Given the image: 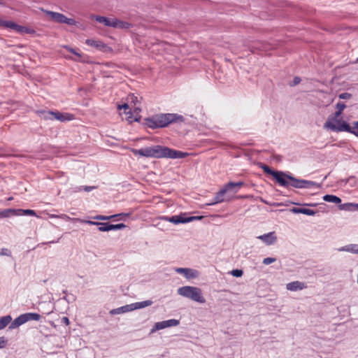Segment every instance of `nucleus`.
Returning <instances> with one entry per match:
<instances>
[{
  "mask_svg": "<svg viewBox=\"0 0 358 358\" xmlns=\"http://www.w3.org/2000/svg\"><path fill=\"white\" fill-rule=\"evenodd\" d=\"M134 155H140L145 157L155 158H170L182 159L187 157L189 154L179 150H176L168 147L162 145H155L152 147L143 148L139 150L132 148L131 150Z\"/></svg>",
  "mask_w": 358,
  "mask_h": 358,
  "instance_id": "nucleus-1",
  "label": "nucleus"
},
{
  "mask_svg": "<svg viewBox=\"0 0 358 358\" xmlns=\"http://www.w3.org/2000/svg\"><path fill=\"white\" fill-rule=\"evenodd\" d=\"M184 120L182 115L176 113L157 114L145 120V124L150 129L162 128L171 123L182 122Z\"/></svg>",
  "mask_w": 358,
  "mask_h": 358,
  "instance_id": "nucleus-2",
  "label": "nucleus"
},
{
  "mask_svg": "<svg viewBox=\"0 0 358 358\" xmlns=\"http://www.w3.org/2000/svg\"><path fill=\"white\" fill-rule=\"evenodd\" d=\"M283 177L286 182V185H281L283 187L289 188L290 187L296 189H312L319 187L317 182L311 180L299 179L294 177L292 174L284 172Z\"/></svg>",
  "mask_w": 358,
  "mask_h": 358,
  "instance_id": "nucleus-3",
  "label": "nucleus"
},
{
  "mask_svg": "<svg viewBox=\"0 0 358 358\" xmlns=\"http://www.w3.org/2000/svg\"><path fill=\"white\" fill-rule=\"evenodd\" d=\"M178 294L200 303H204L206 300L202 295L200 288L192 286H183L178 289Z\"/></svg>",
  "mask_w": 358,
  "mask_h": 358,
  "instance_id": "nucleus-4",
  "label": "nucleus"
},
{
  "mask_svg": "<svg viewBox=\"0 0 358 358\" xmlns=\"http://www.w3.org/2000/svg\"><path fill=\"white\" fill-rule=\"evenodd\" d=\"M331 117H328L327 122L324 123V127L336 132L348 131L350 129V126L346 122L342 120L340 117L331 120Z\"/></svg>",
  "mask_w": 358,
  "mask_h": 358,
  "instance_id": "nucleus-5",
  "label": "nucleus"
},
{
  "mask_svg": "<svg viewBox=\"0 0 358 358\" xmlns=\"http://www.w3.org/2000/svg\"><path fill=\"white\" fill-rule=\"evenodd\" d=\"M41 315L36 313H27L19 315L10 324L9 329H14L30 320L38 321Z\"/></svg>",
  "mask_w": 358,
  "mask_h": 358,
  "instance_id": "nucleus-6",
  "label": "nucleus"
},
{
  "mask_svg": "<svg viewBox=\"0 0 358 358\" xmlns=\"http://www.w3.org/2000/svg\"><path fill=\"white\" fill-rule=\"evenodd\" d=\"M180 324V321L176 319H170L162 322H156L152 328L150 329V334H152L157 331L162 330L166 328L176 327Z\"/></svg>",
  "mask_w": 358,
  "mask_h": 358,
  "instance_id": "nucleus-7",
  "label": "nucleus"
},
{
  "mask_svg": "<svg viewBox=\"0 0 358 358\" xmlns=\"http://www.w3.org/2000/svg\"><path fill=\"white\" fill-rule=\"evenodd\" d=\"M260 167L266 173L272 176L280 185H286L287 183L284 178L285 177H283L284 172L273 171L268 166L265 164H262Z\"/></svg>",
  "mask_w": 358,
  "mask_h": 358,
  "instance_id": "nucleus-8",
  "label": "nucleus"
},
{
  "mask_svg": "<svg viewBox=\"0 0 358 358\" xmlns=\"http://www.w3.org/2000/svg\"><path fill=\"white\" fill-rule=\"evenodd\" d=\"M6 26L7 28L12 29L20 34L26 33V34H33L35 33L34 29L27 27L18 25L17 24L13 22L12 21H8V22L6 23Z\"/></svg>",
  "mask_w": 358,
  "mask_h": 358,
  "instance_id": "nucleus-9",
  "label": "nucleus"
},
{
  "mask_svg": "<svg viewBox=\"0 0 358 358\" xmlns=\"http://www.w3.org/2000/svg\"><path fill=\"white\" fill-rule=\"evenodd\" d=\"M243 185L244 182L242 181L237 182H229L222 187V189L224 191L227 195L228 194L229 196L230 192H232L234 194L237 193L239 189Z\"/></svg>",
  "mask_w": 358,
  "mask_h": 358,
  "instance_id": "nucleus-10",
  "label": "nucleus"
},
{
  "mask_svg": "<svg viewBox=\"0 0 358 358\" xmlns=\"http://www.w3.org/2000/svg\"><path fill=\"white\" fill-rule=\"evenodd\" d=\"M85 43L90 46L96 48L98 50H101L104 52L110 50V48L106 44L103 43L101 41L99 40H94L89 38L85 41Z\"/></svg>",
  "mask_w": 358,
  "mask_h": 358,
  "instance_id": "nucleus-11",
  "label": "nucleus"
},
{
  "mask_svg": "<svg viewBox=\"0 0 358 358\" xmlns=\"http://www.w3.org/2000/svg\"><path fill=\"white\" fill-rule=\"evenodd\" d=\"M232 196H229V195H226V193L222 189V188L216 194L215 196L214 197L213 200L206 203L207 206H213L215 205L220 203H222L224 201H229L231 200Z\"/></svg>",
  "mask_w": 358,
  "mask_h": 358,
  "instance_id": "nucleus-12",
  "label": "nucleus"
},
{
  "mask_svg": "<svg viewBox=\"0 0 358 358\" xmlns=\"http://www.w3.org/2000/svg\"><path fill=\"white\" fill-rule=\"evenodd\" d=\"M175 271L183 275L187 279L196 278L199 275L197 271L189 268H176Z\"/></svg>",
  "mask_w": 358,
  "mask_h": 358,
  "instance_id": "nucleus-13",
  "label": "nucleus"
},
{
  "mask_svg": "<svg viewBox=\"0 0 358 358\" xmlns=\"http://www.w3.org/2000/svg\"><path fill=\"white\" fill-rule=\"evenodd\" d=\"M257 238L263 241L266 245H271L277 241V236L275 231H271L257 236Z\"/></svg>",
  "mask_w": 358,
  "mask_h": 358,
  "instance_id": "nucleus-14",
  "label": "nucleus"
},
{
  "mask_svg": "<svg viewBox=\"0 0 358 358\" xmlns=\"http://www.w3.org/2000/svg\"><path fill=\"white\" fill-rule=\"evenodd\" d=\"M307 285L305 282L301 281H293L286 285V289L291 292H296L306 289Z\"/></svg>",
  "mask_w": 358,
  "mask_h": 358,
  "instance_id": "nucleus-15",
  "label": "nucleus"
},
{
  "mask_svg": "<svg viewBox=\"0 0 358 358\" xmlns=\"http://www.w3.org/2000/svg\"><path fill=\"white\" fill-rule=\"evenodd\" d=\"M92 17L94 18L96 22L102 23L107 27H113L116 26L115 18H108L99 15H93Z\"/></svg>",
  "mask_w": 358,
  "mask_h": 358,
  "instance_id": "nucleus-16",
  "label": "nucleus"
},
{
  "mask_svg": "<svg viewBox=\"0 0 358 358\" xmlns=\"http://www.w3.org/2000/svg\"><path fill=\"white\" fill-rule=\"evenodd\" d=\"M45 14L49 16L52 20L59 23H64L65 15L53 11L45 10Z\"/></svg>",
  "mask_w": 358,
  "mask_h": 358,
  "instance_id": "nucleus-17",
  "label": "nucleus"
},
{
  "mask_svg": "<svg viewBox=\"0 0 358 358\" xmlns=\"http://www.w3.org/2000/svg\"><path fill=\"white\" fill-rule=\"evenodd\" d=\"M73 118H74V115L71 113H62L57 112V111L55 112L54 120H57L60 122H66V121L72 120H73Z\"/></svg>",
  "mask_w": 358,
  "mask_h": 358,
  "instance_id": "nucleus-18",
  "label": "nucleus"
},
{
  "mask_svg": "<svg viewBox=\"0 0 358 358\" xmlns=\"http://www.w3.org/2000/svg\"><path fill=\"white\" fill-rule=\"evenodd\" d=\"M133 311L132 306L131 304H127L117 308L112 309L110 311V315H118V314H122L128 312Z\"/></svg>",
  "mask_w": 358,
  "mask_h": 358,
  "instance_id": "nucleus-19",
  "label": "nucleus"
},
{
  "mask_svg": "<svg viewBox=\"0 0 358 358\" xmlns=\"http://www.w3.org/2000/svg\"><path fill=\"white\" fill-rule=\"evenodd\" d=\"M169 222L174 224H185L186 223V214H180L170 217Z\"/></svg>",
  "mask_w": 358,
  "mask_h": 358,
  "instance_id": "nucleus-20",
  "label": "nucleus"
},
{
  "mask_svg": "<svg viewBox=\"0 0 358 358\" xmlns=\"http://www.w3.org/2000/svg\"><path fill=\"white\" fill-rule=\"evenodd\" d=\"M153 303V301L152 300H146L140 302H136L131 303L132 309L133 310H137V309H141L144 308L145 307L150 306Z\"/></svg>",
  "mask_w": 358,
  "mask_h": 358,
  "instance_id": "nucleus-21",
  "label": "nucleus"
},
{
  "mask_svg": "<svg viewBox=\"0 0 358 358\" xmlns=\"http://www.w3.org/2000/svg\"><path fill=\"white\" fill-rule=\"evenodd\" d=\"M16 216V209H0V219Z\"/></svg>",
  "mask_w": 358,
  "mask_h": 358,
  "instance_id": "nucleus-22",
  "label": "nucleus"
},
{
  "mask_svg": "<svg viewBox=\"0 0 358 358\" xmlns=\"http://www.w3.org/2000/svg\"><path fill=\"white\" fill-rule=\"evenodd\" d=\"M338 251H345L353 254H358V244H350L345 245L339 248Z\"/></svg>",
  "mask_w": 358,
  "mask_h": 358,
  "instance_id": "nucleus-23",
  "label": "nucleus"
},
{
  "mask_svg": "<svg viewBox=\"0 0 358 358\" xmlns=\"http://www.w3.org/2000/svg\"><path fill=\"white\" fill-rule=\"evenodd\" d=\"M323 200L327 202L334 203L336 204H338L341 202V199L339 197L331 194L324 195L323 196Z\"/></svg>",
  "mask_w": 358,
  "mask_h": 358,
  "instance_id": "nucleus-24",
  "label": "nucleus"
},
{
  "mask_svg": "<svg viewBox=\"0 0 358 358\" xmlns=\"http://www.w3.org/2000/svg\"><path fill=\"white\" fill-rule=\"evenodd\" d=\"M12 321V317L10 315L1 317L0 318V330L3 329L7 327Z\"/></svg>",
  "mask_w": 358,
  "mask_h": 358,
  "instance_id": "nucleus-25",
  "label": "nucleus"
},
{
  "mask_svg": "<svg viewBox=\"0 0 358 358\" xmlns=\"http://www.w3.org/2000/svg\"><path fill=\"white\" fill-rule=\"evenodd\" d=\"M31 215L37 216L34 210L30 209H16V216Z\"/></svg>",
  "mask_w": 358,
  "mask_h": 358,
  "instance_id": "nucleus-26",
  "label": "nucleus"
},
{
  "mask_svg": "<svg viewBox=\"0 0 358 358\" xmlns=\"http://www.w3.org/2000/svg\"><path fill=\"white\" fill-rule=\"evenodd\" d=\"M40 117H41L44 120H54L55 116V112L54 111H45V110H41L38 112Z\"/></svg>",
  "mask_w": 358,
  "mask_h": 358,
  "instance_id": "nucleus-27",
  "label": "nucleus"
},
{
  "mask_svg": "<svg viewBox=\"0 0 358 358\" xmlns=\"http://www.w3.org/2000/svg\"><path fill=\"white\" fill-rule=\"evenodd\" d=\"M115 21L116 23V26L113 27V28H121V29H127L130 27V24L126 22H123L115 18Z\"/></svg>",
  "mask_w": 358,
  "mask_h": 358,
  "instance_id": "nucleus-28",
  "label": "nucleus"
},
{
  "mask_svg": "<svg viewBox=\"0 0 358 358\" xmlns=\"http://www.w3.org/2000/svg\"><path fill=\"white\" fill-rule=\"evenodd\" d=\"M344 209L348 210H358V203H348L343 205Z\"/></svg>",
  "mask_w": 358,
  "mask_h": 358,
  "instance_id": "nucleus-29",
  "label": "nucleus"
},
{
  "mask_svg": "<svg viewBox=\"0 0 358 358\" xmlns=\"http://www.w3.org/2000/svg\"><path fill=\"white\" fill-rule=\"evenodd\" d=\"M98 229L100 231H110V223H108V222H105V223L101 222L100 225L99 226Z\"/></svg>",
  "mask_w": 358,
  "mask_h": 358,
  "instance_id": "nucleus-30",
  "label": "nucleus"
},
{
  "mask_svg": "<svg viewBox=\"0 0 358 358\" xmlns=\"http://www.w3.org/2000/svg\"><path fill=\"white\" fill-rule=\"evenodd\" d=\"M58 217L60 218V219L64 220L66 221L80 222V218H72V217H70L69 216H68L66 214L59 215Z\"/></svg>",
  "mask_w": 358,
  "mask_h": 358,
  "instance_id": "nucleus-31",
  "label": "nucleus"
},
{
  "mask_svg": "<svg viewBox=\"0 0 358 358\" xmlns=\"http://www.w3.org/2000/svg\"><path fill=\"white\" fill-rule=\"evenodd\" d=\"M125 227H126V225L123 223L117 224H110V231L111 230H120V229H124Z\"/></svg>",
  "mask_w": 358,
  "mask_h": 358,
  "instance_id": "nucleus-32",
  "label": "nucleus"
},
{
  "mask_svg": "<svg viewBox=\"0 0 358 358\" xmlns=\"http://www.w3.org/2000/svg\"><path fill=\"white\" fill-rule=\"evenodd\" d=\"M229 273L236 278H240L243 275V271L241 269H234L231 270Z\"/></svg>",
  "mask_w": 358,
  "mask_h": 358,
  "instance_id": "nucleus-33",
  "label": "nucleus"
},
{
  "mask_svg": "<svg viewBox=\"0 0 358 358\" xmlns=\"http://www.w3.org/2000/svg\"><path fill=\"white\" fill-rule=\"evenodd\" d=\"M203 218V216H189L186 215V223L191 222L194 220H200Z\"/></svg>",
  "mask_w": 358,
  "mask_h": 358,
  "instance_id": "nucleus-34",
  "label": "nucleus"
},
{
  "mask_svg": "<svg viewBox=\"0 0 358 358\" xmlns=\"http://www.w3.org/2000/svg\"><path fill=\"white\" fill-rule=\"evenodd\" d=\"M8 344V339L4 336L0 337V349L4 348Z\"/></svg>",
  "mask_w": 358,
  "mask_h": 358,
  "instance_id": "nucleus-35",
  "label": "nucleus"
},
{
  "mask_svg": "<svg viewBox=\"0 0 358 358\" xmlns=\"http://www.w3.org/2000/svg\"><path fill=\"white\" fill-rule=\"evenodd\" d=\"M276 261L274 257H266L263 259V264L265 265L271 264Z\"/></svg>",
  "mask_w": 358,
  "mask_h": 358,
  "instance_id": "nucleus-36",
  "label": "nucleus"
},
{
  "mask_svg": "<svg viewBox=\"0 0 358 358\" xmlns=\"http://www.w3.org/2000/svg\"><path fill=\"white\" fill-rule=\"evenodd\" d=\"M302 214L307 215H315L316 214V211L309 209V208H303Z\"/></svg>",
  "mask_w": 358,
  "mask_h": 358,
  "instance_id": "nucleus-37",
  "label": "nucleus"
},
{
  "mask_svg": "<svg viewBox=\"0 0 358 358\" xmlns=\"http://www.w3.org/2000/svg\"><path fill=\"white\" fill-rule=\"evenodd\" d=\"M94 219L97 220L106 221L111 220V217L99 215L94 217Z\"/></svg>",
  "mask_w": 358,
  "mask_h": 358,
  "instance_id": "nucleus-38",
  "label": "nucleus"
},
{
  "mask_svg": "<svg viewBox=\"0 0 358 358\" xmlns=\"http://www.w3.org/2000/svg\"><path fill=\"white\" fill-rule=\"evenodd\" d=\"M80 222L86 223L90 225H96V226H99L100 223H101V222H94V221H91V220H81V219L80 220Z\"/></svg>",
  "mask_w": 358,
  "mask_h": 358,
  "instance_id": "nucleus-39",
  "label": "nucleus"
},
{
  "mask_svg": "<svg viewBox=\"0 0 358 358\" xmlns=\"http://www.w3.org/2000/svg\"><path fill=\"white\" fill-rule=\"evenodd\" d=\"M64 23L66 24H69V25H76V22L73 19L68 18L66 16H65V18H64Z\"/></svg>",
  "mask_w": 358,
  "mask_h": 358,
  "instance_id": "nucleus-40",
  "label": "nucleus"
},
{
  "mask_svg": "<svg viewBox=\"0 0 358 358\" xmlns=\"http://www.w3.org/2000/svg\"><path fill=\"white\" fill-rule=\"evenodd\" d=\"M346 106L343 102H338L336 105V108L337 110L343 112V110L345 108Z\"/></svg>",
  "mask_w": 358,
  "mask_h": 358,
  "instance_id": "nucleus-41",
  "label": "nucleus"
},
{
  "mask_svg": "<svg viewBox=\"0 0 358 358\" xmlns=\"http://www.w3.org/2000/svg\"><path fill=\"white\" fill-rule=\"evenodd\" d=\"M342 114L341 111L337 110L334 114L329 115L328 117H331V120H335V119L340 117L341 115Z\"/></svg>",
  "mask_w": 358,
  "mask_h": 358,
  "instance_id": "nucleus-42",
  "label": "nucleus"
},
{
  "mask_svg": "<svg viewBox=\"0 0 358 358\" xmlns=\"http://www.w3.org/2000/svg\"><path fill=\"white\" fill-rule=\"evenodd\" d=\"M129 215H130L129 213H119V214L110 215L109 217H111V219H113V218L118 217H120L121 218H122L124 217H129Z\"/></svg>",
  "mask_w": 358,
  "mask_h": 358,
  "instance_id": "nucleus-43",
  "label": "nucleus"
},
{
  "mask_svg": "<svg viewBox=\"0 0 358 358\" xmlns=\"http://www.w3.org/2000/svg\"><path fill=\"white\" fill-rule=\"evenodd\" d=\"M351 94L347 92L341 93L339 94V98L341 99H348L351 97Z\"/></svg>",
  "mask_w": 358,
  "mask_h": 358,
  "instance_id": "nucleus-44",
  "label": "nucleus"
},
{
  "mask_svg": "<svg viewBox=\"0 0 358 358\" xmlns=\"http://www.w3.org/2000/svg\"><path fill=\"white\" fill-rule=\"evenodd\" d=\"M303 208H293L291 209V211L293 213H303Z\"/></svg>",
  "mask_w": 358,
  "mask_h": 358,
  "instance_id": "nucleus-45",
  "label": "nucleus"
},
{
  "mask_svg": "<svg viewBox=\"0 0 358 358\" xmlns=\"http://www.w3.org/2000/svg\"><path fill=\"white\" fill-rule=\"evenodd\" d=\"M0 255L10 256V252L8 249H2L0 250Z\"/></svg>",
  "mask_w": 358,
  "mask_h": 358,
  "instance_id": "nucleus-46",
  "label": "nucleus"
},
{
  "mask_svg": "<svg viewBox=\"0 0 358 358\" xmlns=\"http://www.w3.org/2000/svg\"><path fill=\"white\" fill-rule=\"evenodd\" d=\"M301 82V78L299 77H295L294 79H293V82H292V85H296L298 84H299Z\"/></svg>",
  "mask_w": 358,
  "mask_h": 358,
  "instance_id": "nucleus-47",
  "label": "nucleus"
},
{
  "mask_svg": "<svg viewBox=\"0 0 358 358\" xmlns=\"http://www.w3.org/2000/svg\"><path fill=\"white\" fill-rule=\"evenodd\" d=\"M62 323L66 324V325H69V320L67 317H63L62 318Z\"/></svg>",
  "mask_w": 358,
  "mask_h": 358,
  "instance_id": "nucleus-48",
  "label": "nucleus"
},
{
  "mask_svg": "<svg viewBox=\"0 0 358 358\" xmlns=\"http://www.w3.org/2000/svg\"><path fill=\"white\" fill-rule=\"evenodd\" d=\"M348 132L351 133V134H354L355 136H356L357 137H358V130L352 129L351 127H350V131H348Z\"/></svg>",
  "mask_w": 358,
  "mask_h": 358,
  "instance_id": "nucleus-49",
  "label": "nucleus"
},
{
  "mask_svg": "<svg viewBox=\"0 0 358 358\" xmlns=\"http://www.w3.org/2000/svg\"><path fill=\"white\" fill-rule=\"evenodd\" d=\"M94 188H95V187H94V186H85V187H83V189L85 192H90L92 189H94Z\"/></svg>",
  "mask_w": 358,
  "mask_h": 358,
  "instance_id": "nucleus-50",
  "label": "nucleus"
},
{
  "mask_svg": "<svg viewBox=\"0 0 358 358\" xmlns=\"http://www.w3.org/2000/svg\"><path fill=\"white\" fill-rule=\"evenodd\" d=\"M122 108H124V109H125V110H126V109H128V108H129V106H128V104H127V103H124L123 105H121V106L120 105V106H118V109H120H120H122Z\"/></svg>",
  "mask_w": 358,
  "mask_h": 358,
  "instance_id": "nucleus-51",
  "label": "nucleus"
},
{
  "mask_svg": "<svg viewBox=\"0 0 358 358\" xmlns=\"http://www.w3.org/2000/svg\"><path fill=\"white\" fill-rule=\"evenodd\" d=\"M7 22H8V21H6V20H3L0 19V27H6V24Z\"/></svg>",
  "mask_w": 358,
  "mask_h": 358,
  "instance_id": "nucleus-52",
  "label": "nucleus"
},
{
  "mask_svg": "<svg viewBox=\"0 0 358 358\" xmlns=\"http://www.w3.org/2000/svg\"><path fill=\"white\" fill-rule=\"evenodd\" d=\"M67 50H68L69 52H71L73 53L74 55H77V56H79V57L80 56V55L79 53H78L77 52H76V51H75L73 49H72V48H67Z\"/></svg>",
  "mask_w": 358,
  "mask_h": 358,
  "instance_id": "nucleus-53",
  "label": "nucleus"
},
{
  "mask_svg": "<svg viewBox=\"0 0 358 358\" xmlns=\"http://www.w3.org/2000/svg\"><path fill=\"white\" fill-rule=\"evenodd\" d=\"M352 125H353V126H352V127H352V129H354L358 130V121L354 122L352 123Z\"/></svg>",
  "mask_w": 358,
  "mask_h": 358,
  "instance_id": "nucleus-54",
  "label": "nucleus"
},
{
  "mask_svg": "<svg viewBox=\"0 0 358 358\" xmlns=\"http://www.w3.org/2000/svg\"><path fill=\"white\" fill-rule=\"evenodd\" d=\"M161 220H165V221H168L169 222V220H170V217H168V216H162L160 217Z\"/></svg>",
  "mask_w": 358,
  "mask_h": 358,
  "instance_id": "nucleus-55",
  "label": "nucleus"
},
{
  "mask_svg": "<svg viewBox=\"0 0 358 358\" xmlns=\"http://www.w3.org/2000/svg\"><path fill=\"white\" fill-rule=\"evenodd\" d=\"M58 216H59V215H50V217H51V218H59Z\"/></svg>",
  "mask_w": 358,
  "mask_h": 358,
  "instance_id": "nucleus-56",
  "label": "nucleus"
},
{
  "mask_svg": "<svg viewBox=\"0 0 358 358\" xmlns=\"http://www.w3.org/2000/svg\"><path fill=\"white\" fill-rule=\"evenodd\" d=\"M59 238H58V239H57V241H49V242H48V243H47V244H50V243H58V242H59Z\"/></svg>",
  "mask_w": 358,
  "mask_h": 358,
  "instance_id": "nucleus-57",
  "label": "nucleus"
},
{
  "mask_svg": "<svg viewBox=\"0 0 358 358\" xmlns=\"http://www.w3.org/2000/svg\"><path fill=\"white\" fill-rule=\"evenodd\" d=\"M305 205H306V206H315V204H313V203H311V204H307V203H306Z\"/></svg>",
  "mask_w": 358,
  "mask_h": 358,
  "instance_id": "nucleus-58",
  "label": "nucleus"
},
{
  "mask_svg": "<svg viewBox=\"0 0 358 358\" xmlns=\"http://www.w3.org/2000/svg\"><path fill=\"white\" fill-rule=\"evenodd\" d=\"M11 200H13V197H9V198L8 199V201H11Z\"/></svg>",
  "mask_w": 358,
  "mask_h": 358,
  "instance_id": "nucleus-59",
  "label": "nucleus"
},
{
  "mask_svg": "<svg viewBox=\"0 0 358 358\" xmlns=\"http://www.w3.org/2000/svg\"><path fill=\"white\" fill-rule=\"evenodd\" d=\"M2 3H2V1H1V0H0V4H2Z\"/></svg>",
  "mask_w": 358,
  "mask_h": 358,
  "instance_id": "nucleus-60",
  "label": "nucleus"
},
{
  "mask_svg": "<svg viewBox=\"0 0 358 358\" xmlns=\"http://www.w3.org/2000/svg\"><path fill=\"white\" fill-rule=\"evenodd\" d=\"M357 283H358V275H357Z\"/></svg>",
  "mask_w": 358,
  "mask_h": 358,
  "instance_id": "nucleus-61",
  "label": "nucleus"
}]
</instances>
